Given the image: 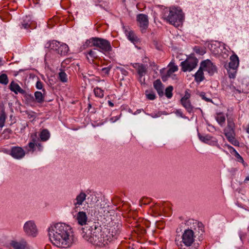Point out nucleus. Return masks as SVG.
Here are the masks:
<instances>
[{
	"label": "nucleus",
	"mask_w": 249,
	"mask_h": 249,
	"mask_svg": "<svg viewBox=\"0 0 249 249\" xmlns=\"http://www.w3.org/2000/svg\"><path fill=\"white\" fill-rule=\"evenodd\" d=\"M137 21L142 32H145L149 24L148 16L143 14H139L137 16Z\"/></svg>",
	"instance_id": "obj_9"
},
{
	"label": "nucleus",
	"mask_w": 249,
	"mask_h": 249,
	"mask_svg": "<svg viewBox=\"0 0 249 249\" xmlns=\"http://www.w3.org/2000/svg\"><path fill=\"white\" fill-rule=\"evenodd\" d=\"M36 145V144L35 143V142H30L28 143V146L30 148V150H32V151H34V149L35 148Z\"/></svg>",
	"instance_id": "obj_51"
},
{
	"label": "nucleus",
	"mask_w": 249,
	"mask_h": 249,
	"mask_svg": "<svg viewBox=\"0 0 249 249\" xmlns=\"http://www.w3.org/2000/svg\"><path fill=\"white\" fill-rule=\"evenodd\" d=\"M6 119V116L4 113H2L0 115V127H2L4 125Z\"/></svg>",
	"instance_id": "obj_38"
},
{
	"label": "nucleus",
	"mask_w": 249,
	"mask_h": 249,
	"mask_svg": "<svg viewBox=\"0 0 249 249\" xmlns=\"http://www.w3.org/2000/svg\"><path fill=\"white\" fill-rule=\"evenodd\" d=\"M111 67L108 66L107 67L103 68L102 69L101 71L104 75H107L111 70Z\"/></svg>",
	"instance_id": "obj_41"
},
{
	"label": "nucleus",
	"mask_w": 249,
	"mask_h": 249,
	"mask_svg": "<svg viewBox=\"0 0 249 249\" xmlns=\"http://www.w3.org/2000/svg\"><path fill=\"white\" fill-rule=\"evenodd\" d=\"M36 145L39 146V147L41 146V144L40 143H38V144L37 145L36 144Z\"/></svg>",
	"instance_id": "obj_64"
},
{
	"label": "nucleus",
	"mask_w": 249,
	"mask_h": 249,
	"mask_svg": "<svg viewBox=\"0 0 249 249\" xmlns=\"http://www.w3.org/2000/svg\"><path fill=\"white\" fill-rule=\"evenodd\" d=\"M198 137L201 142L206 143H210L212 139V137L209 135L202 136L200 134H198Z\"/></svg>",
	"instance_id": "obj_31"
},
{
	"label": "nucleus",
	"mask_w": 249,
	"mask_h": 249,
	"mask_svg": "<svg viewBox=\"0 0 249 249\" xmlns=\"http://www.w3.org/2000/svg\"><path fill=\"white\" fill-rule=\"evenodd\" d=\"M197 223V224L198 225V226H199V227H200V225H202V224L201 223H199L197 222V221H195V223Z\"/></svg>",
	"instance_id": "obj_62"
},
{
	"label": "nucleus",
	"mask_w": 249,
	"mask_h": 249,
	"mask_svg": "<svg viewBox=\"0 0 249 249\" xmlns=\"http://www.w3.org/2000/svg\"><path fill=\"white\" fill-rule=\"evenodd\" d=\"M177 113H178V114H179V115H180L181 117H183V116H182V112L181 111V110H177Z\"/></svg>",
	"instance_id": "obj_58"
},
{
	"label": "nucleus",
	"mask_w": 249,
	"mask_h": 249,
	"mask_svg": "<svg viewBox=\"0 0 249 249\" xmlns=\"http://www.w3.org/2000/svg\"><path fill=\"white\" fill-rule=\"evenodd\" d=\"M50 137L49 131L47 129H43L40 134V138L42 141H46Z\"/></svg>",
	"instance_id": "obj_30"
},
{
	"label": "nucleus",
	"mask_w": 249,
	"mask_h": 249,
	"mask_svg": "<svg viewBox=\"0 0 249 249\" xmlns=\"http://www.w3.org/2000/svg\"><path fill=\"white\" fill-rule=\"evenodd\" d=\"M9 89L12 91L14 92L16 94L19 93L22 95L25 91V90L21 88L18 83L14 81L11 82L9 85Z\"/></svg>",
	"instance_id": "obj_17"
},
{
	"label": "nucleus",
	"mask_w": 249,
	"mask_h": 249,
	"mask_svg": "<svg viewBox=\"0 0 249 249\" xmlns=\"http://www.w3.org/2000/svg\"><path fill=\"white\" fill-rule=\"evenodd\" d=\"M59 79L62 82L67 81V75L64 71H61L59 73Z\"/></svg>",
	"instance_id": "obj_35"
},
{
	"label": "nucleus",
	"mask_w": 249,
	"mask_h": 249,
	"mask_svg": "<svg viewBox=\"0 0 249 249\" xmlns=\"http://www.w3.org/2000/svg\"><path fill=\"white\" fill-rule=\"evenodd\" d=\"M154 87L160 96L163 95V85L160 80H157L154 82Z\"/></svg>",
	"instance_id": "obj_22"
},
{
	"label": "nucleus",
	"mask_w": 249,
	"mask_h": 249,
	"mask_svg": "<svg viewBox=\"0 0 249 249\" xmlns=\"http://www.w3.org/2000/svg\"><path fill=\"white\" fill-rule=\"evenodd\" d=\"M165 18L171 24L178 27L182 23L183 20V15L181 11L176 8H171L167 13L164 14Z\"/></svg>",
	"instance_id": "obj_4"
},
{
	"label": "nucleus",
	"mask_w": 249,
	"mask_h": 249,
	"mask_svg": "<svg viewBox=\"0 0 249 249\" xmlns=\"http://www.w3.org/2000/svg\"><path fill=\"white\" fill-rule=\"evenodd\" d=\"M116 120H117V119H116L115 120L113 121V118H111V121H112V122H114Z\"/></svg>",
	"instance_id": "obj_63"
},
{
	"label": "nucleus",
	"mask_w": 249,
	"mask_h": 249,
	"mask_svg": "<svg viewBox=\"0 0 249 249\" xmlns=\"http://www.w3.org/2000/svg\"><path fill=\"white\" fill-rule=\"evenodd\" d=\"M11 245L15 249H25L27 247V243L24 240H22L19 242L12 241L11 243Z\"/></svg>",
	"instance_id": "obj_19"
},
{
	"label": "nucleus",
	"mask_w": 249,
	"mask_h": 249,
	"mask_svg": "<svg viewBox=\"0 0 249 249\" xmlns=\"http://www.w3.org/2000/svg\"><path fill=\"white\" fill-rule=\"evenodd\" d=\"M195 81L199 83L205 79L203 71L199 67L198 70L194 75Z\"/></svg>",
	"instance_id": "obj_23"
},
{
	"label": "nucleus",
	"mask_w": 249,
	"mask_h": 249,
	"mask_svg": "<svg viewBox=\"0 0 249 249\" xmlns=\"http://www.w3.org/2000/svg\"><path fill=\"white\" fill-rule=\"evenodd\" d=\"M49 236L52 243L59 248H67L73 242L71 228L64 223H58L48 230Z\"/></svg>",
	"instance_id": "obj_2"
},
{
	"label": "nucleus",
	"mask_w": 249,
	"mask_h": 249,
	"mask_svg": "<svg viewBox=\"0 0 249 249\" xmlns=\"http://www.w3.org/2000/svg\"><path fill=\"white\" fill-rule=\"evenodd\" d=\"M241 92L240 90H238V89H235V90H234V93H233V95H234V96H235V95L237 94V93H240Z\"/></svg>",
	"instance_id": "obj_55"
},
{
	"label": "nucleus",
	"mask_w": 249,
	"mask_h": 249,
	"mask_svg": "<svg viewBox=\"0 0 249 249\" xmlns=\"http://www.w3.org/2000/svg\"><path fill=\"white\" fill-rule=\"evenodd\" d=\"M108 104L109 106H110L111 107H113L114 106L113 103L110 101H108Z\"/></svg>",
	"instance_id": "obj_57"
},
{
	"label": "nucleus",
	"mask_w": 249,
	"mask_h": 249,
	"mask_svg": "<svg viewBox=\"0 0 249 249\" xmlns=\"http://www.w3.org/2000/svg\"><path fill=\"white\" fill-rule=\"evenodd\" d=\"M35 100L36 102L38 103H42L44 101V97L40 91H36L35 92Z\"/></svg>",
	"instance_id": "obj_28"
},
{
	"label": "nucleus",
	"mask_w": 249,
	"mask_h": 249,
	"mask_svg": "<svg viewBox=\"0 0 249 249\" xmlns=\"http://www.w3.org/2000/svg\"><path fill=\"white\" fill-rule=\"evenodd\" d=\"M87 196V195L81 192L79 195H78L74 200H73V205L74 206V210L75 212L77 211V209L80 205H81L85 200Z\"/></svg>",
	"instance_id": "obj_12"
},
{
	"label": "nucleus",
	"mask_w": 249,
	"mask_h": 249,
	"mask_svg": "<svg viewBox=\"0 0 249 249\" xmlns=\"http://www.w3.org/2000/svg\"><path fill=\"white\" fill-rule=\"evenodd\" d=\"M91 44V46L98 48L100 52L104 53L109 52L112 50L110 43L107 39L99 37H92L86 41V43Z\"/></svg>",
	"instance_id": "obj_3"
},
{
	"label": "nucleus",
	"mask_w": 249,
	"mask_h": 249,
	"mask_svg": "<svg viewBox=\"0 0 249 249\" xmlns=\"http://www.w3.org/2000/svg\"><path fill=\"white\" fill-rule=\"evenodd\" d=\"M145 95L146 98L150 100H153L155 99L156 96L155 93L153 92H148L147 91L145 92Z\"/></svg>",
	"instance_id": "obj_37"
},
{
	"label": "nucleus",
	"mask_w": 249,
	"mask_h": 249,
	"mask_svg": "<svg viewBox=\"0 0 249 249\" xmlns=\"http://www.w3.org/2000/svg\"><path fill=\"white\" fill-rule=\"evenodd\" d=\"M199 95L202 98V99L207 102H211L212 100L206 96V93L204 92L199 93Z\"/></svg>",
	"instance_id": "obj_43"
},
{
	"label": "nucleus",
	"mask_w": 249,
	"mask_h": 249,
	"mask_svg": "<svg viewBox=\"0 0 249 249\" xmlns=\"http://www.w3.org/2000/svg\"><path fill=\"white\" fill-rule=\"evenodd\" d=\"M76 219L79 225L82 226L85 225V227L87 225H91L92 223H87L88 220L87 215L86 213L83 211H80L77 213Z\"/></svg>",
	"instance_id": "obj_13"
},
{
	"label": "nucleus",
	"mask_w": 249,
	"mask_h": 249,
	"mask_svg": "<svg viewBox=\"0 0 249 249\" xmlns=\"http://www.w3.org/2000/svg\"><path fill=\"white\" fill-rule=\"evenodd\" d=\"M194 51L196 53L200 55H203L205 53V50L199 47H195L194 48Z\"/></svg>",
	"instance_id": "obj_39"
},
{
	"label": "nucleus",
	"mask_w": 249,
	"mask_h": 249,
	"mask_svg": "<svg viewBox=\"0 0 249 249\" xmlns=\"http://www.w3.org/2000/svg\"><path fill=\"white\" fill-rule=\"evenodd\" d=\"M195 237L194 232L193 230H186L182 236V242L186 247H190L194 242Z\"/></svg>",
	"instance_id": "obj_8"
},
{
	"label": "nucleus",
	"mask_w": 249,
	"mask_h": 249,
	"mask_svg": "<svg viewBox=\"0 0 249 249\" xmlns=\"http://www.w3.org/2000/svg\"><path fill=\"white\" fill-rule=\"evenodd\" d=\"M229 89L231 90V92H232V93H234V90H235V89H235V87H234V86H229Z\"/></svg>",
	"instance_id": "obj_54"
},
{
	"label": "nucleus",
	"mask_w": 249,
	"mask_h": 249,
	"mask_svg": "<svg viewBox=\"0 0 249 249\" xmlns=\"http://www.w3.org/2000/svg\"><path fill=\"white\" fill-rule=\"evenodd\" d=\"M162 114V113L160 111H158L157 113H153L151 114H148V115L150 116L152 118H155L160 117Z\"/></svg>",
	"instance_id": "obj_44"
},
{
	"label": "nucleus",
	"mask_w": 249,
	"mask_h": 249,
	"mask_svg": "<svg viewBox=\"0 0 249 249\" xmlns=\"http://www.w3.org/2000/svg\"><path fill=\"white\" fill-rule=\"evenodd\" d=\"M246 132L247 133L249 134V124H248L247 126L246 129Z\"/></svg>",
	"instance_id": "obj_60"
},
{
	"label": "nucleus",
	"mask_w": 249,
	"mask_h": 249,
	"mask_svg": "<svg viewBox=\"0 0 249 249\" xmlns=\"http://www.w3.org/2000/svg\"><path fill=\"white\" fill-rule=\"evenodd\" d=\"M234 155L236 157L238 161L242 162V163L244 162V160H243V158L239 155V154L238 152H236L235 154Z\"/></svg>",
	"instance_id": "obj_50"
},
{
	"label": "nucleus",
	"mask_w": 249,
	"mask_h": 249,
	"mask_svg": "<svg viewBox=\"0 0 249 249\" xmlns=\"http://www.w3.org/2000/svg\"><path fill=\"white\" fill-rule=\"evenodd\" d=\"M150 198L148 197H143L140 201V205L142 206V205H147L150 202Z\"/></svg>",
	"instance_id": "obj_36"
},
{
	"label": "nucleus",
	"mask_w": 249,
	"mask_h": 249,
	"mask_svg": "<svg viewBox=\"0 0 249 249\" xmlns=\"http://www.w3.org/2000/svg\"><path fill=\"white\" fill-rule=\"evenodd\" d=\"M94 92L95 96L97 97L101 98L104 97V91L100 88H95L94 89Z\"/></svg>",
	"instance_id": "obj_32"
},
{
	"label": "nucleus",
	"mask_w": 249,
	"mask_h": 249,
	"mask_svg": "<svg viewBox=\"0 0 249 249\" xmlns=\"http://www.w3.org/2000/svg\"><path fill=\"white\" fill-rule=\"evenodd\" d=\"M25 150L20 146H13L10 151L9 155L14 159L21 160L25 156Z\"/></svg>",
	"instance_id": "obj_10"
},
{
	"label": "nucleus",
	"mask_w": 249,
	"mask_h": 249,
	"mask_svg": "<svg viewBox=\"0 0 249 249\" xmlns=\"http://www.w3.org/2000/svg\"><path fill=\"white\" fill-rule=\"evenodd\" d=\"M7 132L8 133H11L12 131L11 129H5L4 131H3V132L5 133V132Z\"/></svg>",
	"instance_id": "obj_59"
},
{
	"label": "nucleus",
	"mask_w": 249,
	"mask_h": 249,
	"mask_svg": "<svg viewBox=\"0 0 249 249\" xmlns=\"http://www.w3.org/2000/svg\"><path fill=\"white\" fill-rule=\"evenodd\" d=\"M227 147L229 151L232 154L235 155L236 152H237L236 150L232 147L231 146L229 145V144H225V145Z\"/></svg>",
	"instance_id": "obj_48"
},
{
	"label": "nucleus",
	"mask_w": 249,
	"mask_h": 249,
	"mask_svg": "<svg viewBox=\"0 0 249 249\" xmlns=\"http://www.w3.org/2000/svg\"><path fill=\"white\" fill-rule=\"evenodd\" d=\"M235 124L232 121H228V124L226 128H225L224 132L225 135L228 134H235Z\"/></svg>",
	"instance_id": "obj_20"
},
{
	"label": "nucleus",
	"mask_w": 249,
	"mask_h": 249,
	"mask_svg": "<svg viewBox=\"0 0 249 249\" xmlns=\"http://www.w3.org/2000/svg\"><path fill=\"white\" fill-rule=\"evenodd\" d=\"M117 69L120 71L121 73L123 74V75H127L128 72L124 69L123 68H120V67H117Z\"/></svg>",
	"instance_id": "obj_53"
},
{
	"label": "nucleus",
	"mask_w": 249,
	"mask_h": 249,
	"mask_svg": "<svg viewBox=\"0 0 249 249\" xmlns=\"http://www.w3.org/2000/svg\"><path fill=\"white\" fill-rule=\"evenodd\" d=\"M169 69L167 72V75L170 76L173 73L177 71L178 70V67L176 65L174 62L171 61L169 65Z\"/></svg>",
	"instance_id": "obj_26"
},
{
	"label": "nucleus",
	"mask_w": 249,
	"mask_h": 249,
	"mask_svg": "<svg viewBox=\"0 0 249 249\" xmlns=\"http://www.w3.org/2000/svg\"><path fill=\"white\" fill-rule=\"evenodd\" d=\"M227 147L229 151L232 154L235 155L236 152H237L236 150L232 147L231 146L229 145V144H225V145Z\"/></svg>",
	"instance_id": "obj_49"
},
{
	"label": "nucleus",
	"mask_w": 249,
	"mask_h": 249,
	"mask_svg": "<svg viewBox=\"0 0 249 249\" xmlns=\"http://www.w3.org/2000/svg\"><path fill=\"white\" fill-rule=\"evenodd\" d=\"M227 147L229 151L232 154L235 155L236 152H237L236 150L232 147L231 146L229 145V144H225V145Z\"/></svg>",
	"instance_id": "obj_45"
},
{
	"label": "nucleus",
	"mask_w": 249,
	"mask_h": 249,
	"mask_svg": "<svg viewBox=\"0 0 249 249\" xmlns=\"http://www.w3.org/2000/svg\"><path fill=\"white\" fill-rule=\"evenodd\" d=\"M173 90V87L172 86H171L168 87L165 89V96H166L167 98H168L169 99H170L172 97V96H173V93H172Z\"/></svg>",
	"instance_id": "obj_33"
},
{
	"label": "nucleus",
	"mask_w": 249,
	"mask_h": 249,
	"mask_svg": "<svg viewBox=\"0 0 249 249\" xmlns=\"http://www.w3.org/2000/svg\"><path fill=\"white\" fill-rule=\"evenodd\" d=\"M198 60L194 57L187 58L185 61L181 62L180 66L183 71H191L197 66Z\"/></svg>",
	"instance_id": "obj_6"
},
{
	"label": "nucleus",
	"mask_w": 249,
	"mask_h": 249,
	"mask_svg": "<svg viewBox=\"0 0 249 249\" xmlns=\"http://www.w3.org/2000/svg\"><path fill=\"white\" fill-rule=\"evenodd\" d=\"M25 103L31 107H35L36 105V101L34 96L29 93H27L26 91L24 93L22 94Z\"/></svg>",
	"instance_id": "obj_16"
},
{
	"label": "nucleus",
	"mask_w": 249,
	"mask_h": 249,
	"mask_svg": "<svg viewBox=\"0 0 249 249\" xmlns=\"http://www.w3.org/2000/svg\"><path fill=\"white\" fill-rule=\"evenodd\" d=\"M246 181H249V175L245 179L244 181L246 182Z\"/></svg>",
	"instance_id": "obj_61"
},
{
	"label": "nucleus",
	"mask_w": 249,
	"mask_h": 249,
	"mask_svg": "<svg viewBox=\"0 0 249 249\" xmlns=\"http://www.w3.org/2000/svg\"><path fill=\"white\" fill-rule=\"evenodd\" d=\"M180 103L188 113H191L194 112L195 108L191 104L190 100H180Z\"/></svg>",
	"instance_id": "obj_21"
},
{
	"label": "nucleus",
	"mask_w": 249,
	"mask_h": 249,
	"mask_svg": "<svg viewBox=\"0 0 249 249\" xmlns=\"http://www.w3.org/2000/svg\"><path fill=\"white\" fill-rule=\"evenodd\" d=\"M142 110H143L142 109H138L133 113V114L136 115L137 114H139L141 112Z\"/></svg>",
	"instance_id": "obj_56"
},
{
	"label": "nucleus",
	"mask_w": 249,
	"mask_h": 249,
	"mask_svg": "<svg viewBox=\"0 0 249 249\" xmlns=\"http://www.w3.org/2000/svg\"><path fill=\"white\" fill-rule=\"evenodd\" d=\"M132 66L137 70L140 78H142L145 75L147 71V68L145 65L142 64L135 63L132 64Z\"/></svg>",
	"instance_id": "obj_15"
},
{
	"label": "nucleus",
	"mask_w": 249,
	"mask_h": 249,
	"mask_svg": "<svg viewBox=\"0 0 249 249\" xmlns=\"http://www.w3.org/2000/svg\"><path fill=\"white\" fill-rule=\"evenodd\" d=\"M191 97V94L189 92V90H186L185 91V94L183 97L181 98L180 100H190L189 99Z\"/></svg>",
	"instance_id": "obj_42"
},
{
	"label": "nucleus",
	"mask_w": 249,
	"mask_h": 249,
	"mask_svg": "<svg viewBox=\"0 0 249 249\" xmlns=\"http://www.w3.org/2000/svg\"><path fill=\"white\" fill-rule=\"evenodd\" d=\"M227 147L229 151L232 154L235 155L236 152H237L236 150L232 147L231 146L229 145V144H225V145Z\"/></svg>",
	"instance_id": "obj_46"
},
{
	"label": "nucleus",
	"mask_w": 249,
	"mask_h": 249,
	"mask_svg": "<svg viewBox=\"0 0 249 249\" xmlns=\"http://www.w3.org/2000/svg\"><path fill=\"white\" fill-rule=\"evenodd\" d=\"M215 119L217 123L221 126L225 124L226 120L225 115L222 113H217L215 116Z\"/></svg>",
	"instance_id": "obj_27"
},
{
	"label": "nucleus",
	"mask_w": 249,
	"mask_h": 249,
	"mask_svg": "<svg viewBox=\"0 0 249 249\" xmlns=\"http://www.w3.org/2000/svg\"><path fill=\"white\" fill-rule=\"evenodd\" d=\"M100 51H99V50L96 48H94L89 51L88 52V54L90 57L91 59H90L88 57H87L89 61L91 63L93 62L94 59L97 58L99 56L98 53Z\"/></svg>",
	"instance_id": "obj_24"
},
{
	"label": "nucleus",
	"mask_w": 249,
	"mask_h": 249,
	"mask_svg": "<svg viewBox=\"0 0 249 249\" xmlns=\"http://www.w3.org/2000/svg\"><path fill=\"white\" fill-rule=\"evenodd\" d=\"M227 147L229 151L232 154L235 155L236 152H237L236 150L232 147L231 146L229 145V144H225V145Z\"/></svg>",
	"instance_id": "obj_47"
},
{
	"label": "nucleus",
	"mask_w": 249,
	"mask_h": 249,
	"mask_svg": "<svg viewBox=\"0 0 249 249\" xmlns=\"http://www.w3.org/2000/svg\"><path fill=\"white\" fill-rule=\"evenodd\" d=\"M8 83V79L6 74H2L0 75V83L7 85Z\"/></svg>",
	"instance_id": "obj_34"
},
{
	"label": "nucleus",
	"mask_w": 249,
	"mask_h": 249,
	"mask_svg": "<svg viewBox=\"0 0 249 249\" xmlns=\"http://www.w3.org/2000/svg\"><path fill=\"white\" fill-rule=\"evenodd\" d=\"M83 237L94 246L103 247L116 238V236L120 232L119 225L111 227L109 230L103 231L101 227L96 223L87 225L83 228Z\"/></svg>",
	"instance_id": "obj_1"
},
{
	"label": "nucleus",
	"mask_w": 249,
	"mask_h": 249,
	"mask_svg": "<svg viewBox=\"0 0 249 249\" xmlns=\"http://www.w3.org/2000/svg\"><path fill=\"white\" fill-rule=\"evenodd\" d=\"M36 88L38 89H41L43 88V83L40 81L38 80L36 83Z\"/></svg>",
	"instance_id": "obj_52"
},
{
	"label": "nucleus",
	"mask_w": 249,
	"mask_h": 249,
	"mask_svg": "<svg viewBox=\"0 0 249 249\" xmlns=\"http://www.w3.org/2000/svg\"><path fill=\"white\" fill-rule=\"evenodd\" d=\"M239 61L238 56L233 54L230 57V61L229 63V68L231 69H237L239 66Z\"/></svg>",
	"instance_id": "obj_18"
},
{
	"label": "nucleus",
	"mask_w": 249,
	"mask_h": 249,
	"mask_svg": "<svg viewBox=\"0 0 249 249\" xmlns=\"http://www.w3.org/2000/svg\"><path fill=\"white\" fill-rule=\"evenodd\" d=\"M227 140L234 146H239V142L235 138V134L225 135Z\"/></svg>",
	"instance_id": "obj_25"
},
{
	"label": "nucleus",
	"mask_w": 249,
	"mask_h": 249,
	"mask_svg": "<svg viewBox=\"0 0 249 249\" xmlns=\"http://www.w3.org/2000/svg\"><path fill=\"white\" fill-rule=\"evenodd\" d=\"M50 46L51 49L61 56L67 55L69 51V48L66 44L57 41H53Z\"/></svg>",
	"instance_id": "obj_5"
},
{
	"label": "nucleus",
	"mask_w": 249,
	"mask_h": 249,
	"mask_svg": "<svg viewBox=\"0 0 249 249\" xmlns=\"http://www.w3.org/2000/svg\"><path fill=\"white\" fill-rule=\"evenodd\" d=\"M236 69H230L228 70L229 76L231 78H234L236 73Z\"/></svg>",
	"instance_id": "obj_40"
},
{
	"label": "nucleus",
	"mask_w": 249,
	"mask_h": 249,
	"mask_svg": "<svg viewBox=\"0 0 249 249\" xmlns=\"http://www.w3.org/2000/svg\"><path fill=\"white\" fill-rule=\"evenodd\" d=\"M23 229L27 235L34 237L36 236L37 230L33 221L26 222L24 225Z\"/></svg>",
	"instance_id": "obj_11"
},
{
	"label": "nucleus",
	"mask_w": 249,
	"mask_h": 249,
	"mask_svg": "<svg viewBox=\"0 0 249 249\" xmlns=\"http://www.w3.org/2000/svg\"><path fill=\"white\" fill-rule=\"evenodd\" d=\"M31 24V21L29 17H26L19 25L21 29H28Z\"/></svg>",
	"instance_id": "obj_29"
},
{
	"label": "nucleus",
	"mask_w": 249,
	"mask_h": 249,
	"mask_svg": "<svg viewBox=\"0 0 249 249\" xmlns=\"http://www.w3.org/2000/svg\"><path fill=\"white\" fill-rule=\"evenodd\" d=\"M199 67L203 71L207 72L210 75H213L217 71L216 67L209 59L202 61Z\"/></svg>",
	"instance_id": "obj_7"
},
{
	"label": "nucleus",
	"mask_w": 249,
	"mask_h": 249,
	"mask_svg": "<svg viewBox=\"0 0 249 249\" xmlns=\"http://www.w3.org/2000/svg\"><path fill=\"white\" fill-rule=\"evenodd\" d=\"M124 33L128 40L133 44L137 43L139 42V39L135 34L134 32L129 28H124Z\"/></svg>",
	"instance_id": "obj_14"
}]
</instances>
